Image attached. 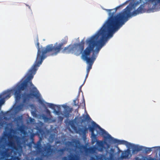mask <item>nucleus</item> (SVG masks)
<instances>
[{
	"instance_id": "obj_6",
	"label": "nucleus",
	"mask_w": 160,
	"mask_h": 160,
	"mask_svg": "<svg viewBox=\"0 0 160 160\" xmlns=\"http://www.w3.org/2000/svg\"><path fill=\"white\" fill-rule=\"evenodd\" d=\"M68 39V36H65L61 40V43H58L57 42L54 45L50 44L47 45L46 48H43L41 46H40L38 39H37L36 46L38 50H63L64 45L67 43Z\"/></svg>"
},
{
	"instance_id": "obj_24",
	"label": "nucleus",
	"mask_w": 160,
	"mask_h": 160,
	"mask_svg": "<svg viewBox=\"0 0 160 160\" xmlns=\"http://www.w3.org/2000/svg\"><path fill=\"white\" fill-rule=\"evenodd\" d=\"M152 1H154L155 3L154 5V8L160 10V0H152Z\"/></svg>"
},
{
	"instance_id": "obj_3",
	"label": "nucleus",
	"mask_w": 160,
	"mask_h": 160,
	"mask_svg": "<svg viewBox=\"0 0 160 160\" xmlns=\"http://www.w3.org/2000/svg\"><path fill=\"white\" fill-rule=\"evenodd\" d=\"M36 61L34 65L38 69V67L42 64L43 60L48 56L56 55L61 53L64 54H72L76 56L81 54V58L83 60V57L85 53H88L87 58L94 54L95 52L99 51H38Z\"/></svg>"
},
{
	"instance_id": "obj_11",
	"label": "nucleus",
	"mask_w": 160,
	"mask_h": 160,
	"mask_svg": "<svg viewBox=\"0 0 160 160\" xmlns=\"http://www.w3.org/2000/svg\"><path fill=\"white\" fill-rule=\"evenodd\" d=\"M84 121V120L82 119L81 117H77L73 120L69 121L68 123L73 130H76V127L75 124L78 125L80 124H82Z\"/></svg>"
},
{
	"instance_id": "obj_16",
	"label": "nucleus",
	"mask_w": 160,
	"mask_h": 160,
	"mask_svg": "<svg viewBox=\"0 0 160 160\" xmlns=\"http://www.w3.org/2000/svg\"><path fill=\"white\" fill-rule=\"evenodd\" d=\"M9 112V111H7L6 112H3L2 111H1V116L0 117V126H3L4 125V121L2 120V119L7 120H8L7 118L6 117V116H8V113Z\"/></svg>"
},
{
	"instance_id": "obj_1",
	"label": "nucleus",
	"mask_w": 160,
	"mask_h": 160,
	"mask_svg": "<svg viewBox=\"0 0 160 160\" xmlns=\"http://www.w3.org/2000/svg\"><path fill=\"white\" fill-rule=\"evenodd\" d=\"M128 0L122 5L111 9H105L110 16L101 29L94 35L86 40L87 47L85 50H100L108 38L112 37L113 33L124 24L125 22L118 14L114 15L118 9L127 4Z\"/></svg>"
},
{
	"instance_id": "obj_4",
	"label": "nucleus",
	"mask_w": 160,
	"mask_h": 160,
	"mask_svg": "<svg viewBox=\"0 0 160 160\" xmlns=\"http://www.w3.org/2000/svg\"><path fill=\"white\" fill-rule=\"evenodd\" d=\"M92 126L89 127L88 128L89 131L91 132V138L92 140V142L94 143L97 141V136L94 133V131L96 130L97 131V134H99L103 136L106 135V136H103L105 139L107 140L109 143H113V140L112 138H114L108 134L105 130L102 128L100 127L96 124L94 122L92 121Z\"/></svg>"
},
{
	"instance_id": "obj_38",
	"label": "nucleus",
	"mask_w": 160,
	"mask_h": 160,
	"mask_svg": "<svg viewBox=\"0 0 160 160\" xmlns=\"http://www.w3.org/2000/svg\"><path fill=\"white\" fill-rule=\"evenodd\" d=\"M75 145H76V147H77L78 145H80V142H79V141H76L75 142Z\"/></svg>"
},
{
	"instance_id": "obj_47",
	"label": "nucleus",
	"mask_w": 160,
	"mask_h": 160,
	"mask_svg": "<svg viewBox=\"0 0 160 160\" xmlns=\"http://www.w3.org/2000/svg\"><path fill=\"white\" fill-rule=\"evenodd\" d=\"M117 148H118V149L119 150V151H121L120 150V149H119V148L118 147H117Z\"/></svg>"
},
{
	"instance_id": "obj_14",
	"label": "nucleus",
	"mask_w": 160,
	"mask_h": 160,
	"mask_svg": "<svg viewBox=\"0 0 160 160\" xmlns=\"http://www.w3.org/2000/svg\"><path fill=\"white\" fill-rule=\"evenodd\" d=\"M62 106L64 108L63 113L64 117L67 118H68L70 113L72 112V108H70L69 106L64 105H63Z\"/></svg>"
},
{
	"instance_id": "obj_7",
	"label": "nucleus",
	"mask_w": 160,
	"mask_h": 160,
	"mask_svg": "<svg viewBox=\"0 0 160 160\" xmlns=\"http://www.w3.org/2000/svg\"><path fill=\"white\" fill-rule=\"evenodd\" d=\"M112 140H113L112 141L113 142L114 144L116 143L118 145H124L129 149L132 148L133 154L136 153L138 152L142 151L144 148L143 146L135 145L124 140H120L115 138H112Z\"/></svg>"
},
{
	"instance_id": "obj_44",
	"label": "nucleus",
	"mask_w": 160,
	"mask_h": 160,
	"mask_svg": "<svg viewBox=\"0 0 160 160\" xmlns=\"http://www.w3.org/2000/svg\"><path fill=\"white\" fill-rule=\"evenodd\" d=\"M136 160H142L141 159L139 158V157H136L135 158Z\"/></svg>"
},
{
	"instance_id": "obj_15",
	"label": "nucleus",
	"mask_w": 160,
	"mask_h": 160,
	"mask_svg": "<svg viewBox=\"0 0 160 160\" xmlns=\"http://www.w3.org/2000/svg\"><path fill=\"white\" fill-rule=\"evenodd\" d=\"M41 141L42 138H40L39 140L36 143H35L34 142H33L32 143L34 145L33 148L36 149L37 152H41L42 150Z\"/></svg>"
},
{
	"instance_id": "obj_33",
	"label": "nucleus",
	"mask_w": 160,
	"mask_h": 160,
	"mask_svg": "<svg viewBox=\"0 0 160 160\" xmlns=\"http://www.w3.org/2000/svg\"><path fill=\"white\" fill-rule=\"evenodd\" d=\"M58 119L59 121L62 122L63 120V118L62 116H59L58 117Z\"/></svg>"
},
{
	"instance_id": "obj_22",
	"label": "nucleus",
	"mask_w": 160,
	"mask_h": 160,
	"mask_svg": "<svg viewBox=\"0 0 160 160\" xmlns=\"http://www.w3.org/2000/svg\"><path fill=\"white\" fill-rule=\"evenodd\" d=\"M69 160H79V158L76 155H72L69 157ZM62 160H69L67 157H64Z\"/></svg>"
},
{
	"instance_id": "obj_21",
	"label": "nucleus",
	"mask_w": 160,
	"mask_h": 160,
	"mask_svg": "<svg viewBox=\"0 0 160 160\" xmlns=\"http://www.w3.org/2000/svg\"><path fill=\"white\" fill-rule=\"evenodd\" d=\"M97 148L95 146L87 148L85 151L86 152H88L91 154H93L95 152Z\"/></svg>"
},
{
	"instance_id": "obj_2",
	"label": "nucleus",
	"mask_w": 160,
	"mask_h": 160,
	"mask_svg": "<svg viewBox=\"0 0 160 160\" xmlns=\"http://www.w3.org/2000/svg\"><path fill=\"white\" fill-rule=\"evenodd\" d=\"M35 65L33 64L29 70L24 78H22L12 89L4 91H10V97H11V93L14 92L15 102L17 103L19 102L21 98V91L26 89L28 87H31L32 88L31 90V93H24L22 94V103L17 106L15 105L13 106L12 111L13 113L14 114H17L20 111H23L25 104H27L29 102L30 100L32 99L33 97H35L37 99L40 100V94L39 92L33 84L31 81L38 69Z\"/></svg>"
},
{
	"instance_id": "obj_30",
	"label": "nucleus",
	"mask_w": 160,
	"mask_h": 160,
	"mask_svg": "<svg viewBox=\"0 0 160 160\" xmlns=\"http://www.w3.org/2000/svg\"><path fill=\"white\" fill-rule=\"evenodd\" d=\"M35 134L33 133H31L30 134V138L31 139L32 141V143L33 142H34V137Z\"/></svg>"
},
{
	"instance_id": "obj_43",
	"label": "nucleus",
	"mask_w": 160,
	"mask_h": 160,
	"mask_svg": "<svg viewBox=\"0 0 160 160\" xmlns=\"http://www.w3.org/2000/svg\"><path fill=\"white\" fill-rule=\"evenodd\" d=\"M82 103H83L84 105V106H85V101L84 99V97L83 96V101H82Z\"/></svg>"
},
{
	"instance_id": "obj_36",
	"label": "nucleus",
	"mask_w": 160,
	"mask_h": 160,
	"mask_svg": "<svg viewBox=\"0 0 160 160\" xmlns=\"http://www.w3.org/2000/svg\"><path fill=\"white\" fill-rule=\"evenodd\" d=\"M30 122H35V120L34 119L32 118H29Z\"/></svg>"
},
{
	"instance_id": "obj_12",
	"label": "nucleus",
	"mask_w": 160,
	"mask_h": 160,
	"mask_svg": "<svg viewBox=\"0 0 160 160\" xmlns=\"http://www.w3.org/2000/svg\"><path fill=\"white\" fill-rule=\"evenodd\" d=\"M10 91L3 92L0 94V110L2 105L5 102V99L10 98Z\"/></svg>"
},
{
	"instance_id": "obj_10",
	"label": "nucleus",
	"mask_w": 160,
	"mask_h": 160,
	"mask_svg": "<svg viewBox=\"0 0 160 160\" xmlns=\"http://www.w3.org/2000/svg\"><path fill=\"white\" fill-rule=\"evenodd\" d=\"M39 102L42 104H43V103L46 104L50 108L53 110V112L55 114L59 115L62 114L60 111L61 107L60 105H56L51 103H48L43 100H39Z\"/></svg>"
},
{
	"instance_id": "obj_18",
	"label": "nucleus",
	"mask_w": 160,
	"mask_h": 160,
	"mask_svg": "<svg viewBox=\"0 0 160 160\" xmlns=\"http://www.w3.org/2000/svg\"><path fill=\"white\" fill-rule=\"evenodd\" d=\"M88 130V128L87 127H85L83 128H78V129L76 128V129L74 130L77 133H78L80 135H82L83 136H84L85 135L86 132Z\"/></svg>"
},
{
	"instance_id": "obj_19",
	"label": "nucleus",
	"mask_w": 160,
	"mask_h": 160,
	"mask_svg": "<svg viewBox=\"0 0 160 160\" xmlns=\"http://www.w3.org/2000/svg\"><path fill=\"white\" fill-rule=\"evenodd\" d=\"M41 117L44 120L45 122H47L49 121H50V122H55V120L53 119L52 117L51 116V117H48L45 115L42 114L41 115Z\"/></svg>"
},
{
	"instance_id": "obj_32",
	"label": "nucleus",
	"mask_w": 160,
	"mask_h": 160,
	"mask_svg": "<svg viewBox=\"0 0 160 160\" xmlns=\"http://www.w3.org/2000/svg\"><path fill=\"white\" fill-rule=\"evenodd\" d=\"M46 112L49 117H51V116H52L51 114V112L49 110L46 108Z\"/></svg>"
},
{
	"instance_id": "obj_46",
	"label": "nucleus",
	"mask_w": 160,
	"mask_h": 160,
	"mask_svg": "<svg viewBox=\"0 0 160 160\" xmlns=\"http://www.w3.org/2000/svg\"><path fill=\"white\" fill-rule=\"evenodd\" d=\"M68 143H69V144H71L72 143V142H68Z\"/></svg>"
},
{
	"instance_id": "obj_48",
	"label": "nucleus",
	"mask_w": 160,
	"mask_h": 160,
	"mask_svg": "<svg viewBox=\"0 0 160 160\" xmlns=\"http://www.w3.org/2000/svg\"><path fill=\"white\" fill-rule=\"evenodd\" d=\"M22 129L20 128V130H21V131H22Z\"/></svg>"
},
{
	"instance_id": "obj_20",
	"label": "nucleus",
	"mask_w": 160,
	"mask_h": 160,
	"mask_svg": "<svg viewBox=\"0 0 160 160\" xmlns=\"http://www.w3.org/2000/svg\"><path fill=\"white\" fill-rule=\"evenodd\" d=\"M97 143L98 146L100 148L99 150L102 151V148H104V144H106L107 145V147L108 148H109V145L106 142H103L102 141H97Z\"/></svg>"
},
{
	"instance_id": "obj_45",
	"label": "nucleus",
	"mask_w": 160,
	"mask_h": 160,
	"mask_svg": "<svg viewBox=\"0 0 160 160\" xmlns=\"http://www.w3.org/2000/svg\"><path fill=\"white\" fill-rule=\"evenodd\" d=\"M32 113L33 115H34V114H36L35 112L33 111L32 112Z\"/></svg>"
},
{
	"instance_id": "obj_13",
	"label": "nucleus",
	"mask_w": 160,
	"mask_h": 160,
	"mask_svg": "<svg viewBox=\"0 0 160 160\" xmlns=\"http://www.w3.org/2000/svg\"><path fill=\"white\" fill-rule=\"evenodd\" d=\"M52 146L49 144H48L45 146L44 150L45 152V156L47 157L50 156L54 151V149L52 148Z\"/></svg>"
},
{
	"instance_id": "obj_23",
	"label": "nucleus",
	"mask_w": 160,
	"mask_h": 160,
	"mask_svg": "<svg viewBox=\"0 0 160 160\" xmlns=\"http://www.w3.org/2000/svg\"><path fill=\"white\" fill-rule=\"evenodd\" d=\"M96 160H104L105 158V157L103 154H98L95 155Z\"/></svg>"
},
{
	"instance_id": "obj_35",
	"label": "nucleus",
	"mask_w": 160,
	"mask_h": 160,
	"mask_svg": "<svg viewBox=\"0 0 160 160\" xmlns=\"http://www.w3.org/2000/svg\"><path fill=\"white\" fill-rule=\"evenodd\" d=\"M86 118L89 121L91 120V118H90L89 115L88 114H87L86 116Z\"/></svg>"
},
{
	"instance_id": "obj_41",
	"label": "nucleus",
	"mask_w": 160,
	"mask_h": 160,
	"mask_svg": "<svg viewBox=\"0 0 160 160\" xmlns=\"http://www.w3.org/2000/svg\"><path fill=\"white\" fill-rule=\"evenodd\" d=\"M110 151H111V152L110 153H114V149L113 148H111L110 149Z\"/></svg>"
},
{
	"instance_id": "obj_39",
	"label": "nucleus",
	"mask_w": 160,
	"mask_h": 160,
	"mask_svg": "<svg viewBox=\"0 0 160 160\" xmlns=\"http://www.w3.org/2000/svg\"><path fill=\"white\" fill-rule=\"evenodd\" d=\"M88 74H89V73H88V72H87V74L86 75V77H85V80H84V83H85L86 80L88 76Z\"/></svg>"
},
{
	"instance_id": "obj_29",
	"label": "nucleus",
	"mask_w": 160,
	"mask_h": 160,
	"mask_svg": "<svg viewBox=\"0 0 160 160\" xmlns=\"http://www.w3.org/2000/svg\"><path fill=\"white\" fill-rule=\"evenodd\" d=\"M65 150V148L60 149L57 150V152L61 155H62L64 153V152Z\"/></svg>"
},
{
	"instance_id": "obj_31",
	"label": "nucleus",
	"mask_w": 160,
	"mask_h": 160,
	"mask_svg": "<svg viewBox=\"0 0 160 160\" xmlns=\"http://www.w3.org/2000/svg\"><path fill=\"white\" fill-rule=\"evenodd\" d=\"M114 153H110L109 154V159L108 160H114L113 157H114Z\"/></svg>"
},
{
	"instance_id": "obj_49",
	"label": "nucleus",
	"mask_w": 160,
	"mask_h": 160,
	"mask_svg": "<svg viewBox=\"0 0 160 160\" xmlns=\"http://www.w3.org/2000/svg\"><path fill=\"white\" fill-rule=\"evenodd\" d=\"M1 142V141L0 140V143Z\"/></svg>"
},
{
	"instance_id": "obj_25",
	"label": "nucleus",
	"mask_w": 160,
	"mask_h": 160,
	"mask_svg": "<svg viewBox=\"0 0 160 160\" xmlns=\"http://www.w3.org/2000/svg\"><path fill=\"white\" fill-rule=\"evenodd\" d=\"M22 115L19 116L14 119V121L17 123L19 124L22 121Z\"/></svg>"
},
{
	"instance_id": "obj_34",
	"label": "nucleus",
	"mask_w": 160,
	"mask_h": 160,
	"mask_svg": "<svg viewBox=\"0 0 160 160\" xmlns=\"http://www.w3.org/2000/svg\"><path fill=\"white\" fill-rule=\"evenodd\" d=\"M85 83H83L80 87L79 89V94H78V96L79 95V92H82L81 91V88L82 87V86Z\"/></svg>"
},
{
	"instance_id": "obj_42",
	"label": "nucleus",
	"mask_w": 160,
	"mask_h": 160,
	"mask_svg": "<svg viewBox=\"0 0 160 160\" xmlns=\"http://www.w3.org/2000/svg\"><path fill=\"white\" fill-rule=\"evenodd\" d=\"M95 156L94 157H91L90 158V160H96L95 159Z\"/></svg>"
},
{
	"instance_id": "obj_40",
	"label": "nucleus",
	"mask_w": 160,
	"mask_h": 160,
	"mask_svg": "<svg viewBox=\"0 0 160 160\" xmlns=\"http://www.w3.org/2000/svg\"><path fill=\"white\" fill-rule=\"evenodd\" d=\"M144 160H156L155 159L153 158H150L149 159H148V158H144Z\"/></svg>"
},
{
	"instance_id": "obj_17",
	"label": "nucleus",
	"mask_w": 160,
	"mask_h": 160,
	"mask_svg": "<svg viewBox=\"0 0 160 160\" xmlns=\"http://www.w3.org/2000/svg\"><path fill=\"white\" fill-rule=\"evenodd\" d=\"M131 156V151L128 148L124 152H122L120 156L122 159H128Z\"/></svg>"
},
{
	"instance_id": "obj_37",
	"label": "nucleus",
	"mask_w": 160,
	"mask_h": 160,
	"mask_svg": "<svg viewBox=\"0 0 160 160\" xmlns=\"http://www.w3.org/2000/svg\"><path fill=\"white\" fill-rule=\"evenodd\" d=\"M54 138V134H51L49 136V138L53 139Z\"/></svg>"
},
{
	"instance_id": "obj_9",
	"label": "nucleus",
	"mask_w": 160,
	"mask_h": 160,
	"mask_svg": "<svg viewBox=\"0 0 160 160\" xmlns=\"http://www.w3.org/2000/svg\"><path fill=\"white\" fill-rule=\"evenodd\" d=\"M85 42L84 40H82L80 43H75L73 44H70L67 47H65L63 50H85L87 47H87L86 48L84 49Z\"/></svg>"
},
{
	"instance_id": "obj_27",
	"label": "nucleus",
	"mask_w": 160,
	"mask_h": 160,
	"mask_svg": "<svg viewBox=\"0 0 160 160\" xmlns=\"http://www.w3.org/2000/svg\"><path fill=\"white\" fill-rule=\"evenodd\" d=\"M157 147H152V148H147L144 147L142 151H144L146 153H148V152H150L152 151V148H158Z\"/></svg>"
},
{
	"instance_id": "obj_26",
	"label": "nucleus",
	"mask_w": 160,
	"mask_h": 160,
	"mask_svg": "<svg viewBox=\"0 0 160 160\" xmlns=\"http://www.w3.org/2000/svg\"><path fill=\"white\" fill-rule=\"evenodd\" d=\"M36 129L37 130L38 132L40 134L41 136H42L44 134V132L40 127L37 126Z\"/></svg>"
},
{
	"instance_id": "obj_5",
	"label": "nucleus",
	"mask_w": 160,
	"mask_h": 160,
	"mask_svg": "<svg viewBox=\"0 0 160 160\" xmlns=\"http://www.w3.org/2000/svg\"><path fill=\"white\" fill-rule=\"evenodd\" d=\"M133 6L132 4L131 6L129 4L123 10V12L119 13V14L125 22L128 20V18L132 16H135L138 14L145 12H146V10L144 8V6L142 5L136 10L134 11L131 13V11L132 9Z\"/></svg>"
},
{
	"instance_id": "obj_28",
	"label": "nucleus",
	"mask_w": 160,
	"mask_h": 160,
	"mask_svg": "<svg viewBox=\"0 0 160 160\" xmlns=\"http://www.w3.org/2000/svg\"><path fill=\"white\" fill-rule=\"evenodd\" d=\"M74 105L78 106V108L80 107V105L79 104V101L78 99L77 98L73 101Z\"/></svg>"
},
{
	"instance_id": "obj_8",
	"label": "nucleus",
	"mask_w": 160,
	"mask_h": 160,
	"mask_svg": "<svg viewBox=\"0 0 160 160\" xmlns=\"http://www.w3.org/2000/svg\"><path fill=\"white\" fill-rule=\"evenodd\" d=\"M99 52H95L94 54L91 55L89 57L87 58V56L88 55V53H85L83 57V60L85 61L88 64L87 66V72L89 73L90 70L92 68V66L94 61L96 60Z\"/></svg>"
}]
</instances>
